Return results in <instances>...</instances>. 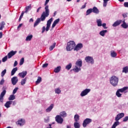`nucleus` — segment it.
<instances>
[{
  "label": "nucleus",
  "mask_w": 128,
  "mask_h": 128,
  "mask_svg": "<svg viewBox=\"0 0 128 128\" xmlns=\"http://www.w3.org/2000/svg\"><path fill=\"white\" fill-rule=\"evenodd\" d=\"M82 66V59H78L76 61L75 66H74L72 68L73 72H79L82 70V68H80Z\"/></svg>",
  "instance_id": "obj_1"
},
{
  "label": "nucleus",
  "mask_w": 128,
  "mask_h": 128,
  "mask_svg": "<svg viewBox=\"0 0 128 128\" xmlns=\"http://www.w3.org/2000/svg\"><path fill=\"white\" fill-rule=\"evenodd\" d=\"M124 116V113H120L116 115L115 118L116 122H114L111 128H116L120 124V120Z\"/></svg>",
  "instance_id": "obj_2"
},
{
  "label": "nucleus",
  "mask_w": 128,
  "mask_h": 128,
  "mask_svg": "<svg viewBox=\"0 0 128 128\" xmlns=\"http://www.w3.org/2000/svg\"><path fill=\"white\" fill-rule=\"evenodd\" d=\"M45 11L43 12L41 15L40 21L44 22L46 20V18H48L50 16V9H48V6H46L44 8Z\"/></svg>",
  "instance_id": "obj_3"
},
{
  "label": "nucleus",
  "mask_w": 128,
  "mask_h": 128,
  "mask_svg": "<svg viewBox=\"0 0 128 128\" xmlns=\"http://www.w3.org/2000/svg\"><path fill=\"white\" fill-rule=\"evenodd\" d=\"M74 46H76V42L74 41H70L67 43L66 50L67 52H70L74 48Z\"/></svg>",
  "instance_id": "obj_4"
},
{
  "label": "nucleus",
  "mask_w": 128,
  "mask_h": 128,
  "mask_svg": "<svg viewBox=\"0 0 128 128\" xmlns=\"http://www.w3.org/2000/svg\"><path fill=\"white\" fill-rule=\"evenodd\" d=\"M110 82L113 86H116L118 84V78L116 76H112L110 79Z\"/></svg>",
  "instance_id": "obj_5"
},
{
  "label": "nucleus",
  "mask_w": 128,
  "mask_h": 128,
  "mask_svg": "<svg viewBox=\"0 0 128 128\" xmlns=\"http://www.w3.org/2000/svg\"><path fill=\"white\" fill-rule=\"evenodd\" d=\"M53 18H50L49 20L47 21L46 27V28L45 26H43L42 28V34L44 32V31L48 32L50 30V24H52V22Z\"/></svg>",
  "instance_id": "obj_6"
},
{
  "label": "nucleus",
  "mask_w": 128,
  "mask_h": 128,
  "mask_svg": "<svg viewBox=\"0 0 128 128\" xmlns=\"http://www.w3.org/2000/svg\"><path fill=\"white\" fill-rule=\"evenodd\" d=\"M92 122V120L90 118H86L82 122V126L84 128H86L88 126V124H90V122Z\"/></svg>",
  "instance_id": "obj_7"
},
{
  "label": "nucleus",
  "mask_w": 128,
  "mask_h": 128,
  "mask_svg": "<svg viewBox=\"0 0 128 128\" xmlns=\"http://www.w3.org/2000/svg\"><path fill=\"white\" fill-rule=\"evenodd\" d=\"M85 60L88 64H94V58L90 56H87L85 58Z\"/></svg>",
  "instance_id": "obj_8"
},
{
  "label": "nucleus",
  "mask_w": 128,
  "mask_h": 128,
  "mask_svg": "<svg viewBox=\"0 0 128 128\" xmlns=\"http://www.w3.org/2000/svg\"><path fill=\"white\" fill-rule=\"evenodd\" d=\"M90 92V88H86L84 90H83L82 92H81L80 94V96H82V98H84V96H88V94Z\"/></svg>",
  "instance_id": "obj_9"
},
{
  "label": "nucleus",
  "mask_w": 128,
  "mask_h": 128,
  "mask_svg": "<svg viewBox=\"0 0 128 128\" xmlns=\"http://www.w3.org/2000/svg\"><path fill=\"white\" fill-rule=\"evenodd\" d=\"M55 120L56 122H58V124H62L64 122V118H62V116H60V115H57L55 117Z\"/></svg>",
  "instance_id": "obj_10"
},
{
  "label": "nucleus",
  "mask_w": 128,
  "mask_h": 128,
  "mask_svg": "<svg viewBox=\"0 0 128 128\" xmlns=\"http://www.w3.org/2000/svg\"><path fill=\"white\" fill-rule=\"evenodd\" d=\"M16 124L18 126H24V124H26V120L23 118L20 119L16 122Z\"/></svg>",
  "instance_id": "obj_11"
},
{
  "label": "nucleus",
  "mask_w": 128,
  "mask_h": 128,
  "mask_svg": "<svg viewBox=\"0 0 128 128\" xmlns=\"http://www.w3.org/2000/svg\"><path fill=\"white\" fill-rule=\"evenodd\" d=\"M84 47V45L82 43L78 44L74 48V50H76V52H78V50H80Z\"/></svg>",
  "instance_id": "obj_12"
},
{
  "label": "nucleus",
  "mask_w": 128,
  "mask_h": 128,
  "mask_svg": "<svg viewBox=\"0 0 128 128\" xmlns=\"http://www.w3.org/2000/svg\"><path fill=\"white\" fill-rule=\"evenodd\" d=\"M18 78L17 76H14L11 78V82L12 86H16L18 84Z\"/></svg>",
  "instance_id": "obj_13"
},
{
  "label": "nucleus",
  "mask_w": 128,
  "mask_h": 128,
  "mask_svg": "<svg viewBox=\"0 0 128 128\" xmlns=\"http://www.w3.org/2000/svg\"><path fill=\"white\" fill-rule=\"evenodd\" d=\"M16 52H18L16 50H15V51L12 50V51H10L8 54V58H12V56H14L15 54H16Z\"/></svg>",
  "instance_id": "obj_14"
},
{
  "label": "nucleus",
  "mask_w": 128,
  "mask_h": 128,
  "mask_svg": "<svg viewBox=\"0 0 128 128\" xmlns=\"http://www.w3.org/2000/svg\"><path fill=\"white\" fill-rule=\"evenodd\" d=\"M6 90H4L0 94V102H4V96H6Z\"/></svg>",
  "instance_id": "obj_15"
},
{
  "label": "nucleus",
  "mask_w": 128,
  "mask_h": 128,
  "mask_svg": "<svg viewBox=\"0 0 128 128\" xmlns=\"http://www.w3.org/2000/svg\"><path fill=\"white\" fill-rule=\"evenodd\" d=\"M26 74H28V72L24 71L22 72L19 73L18 75L20 78H24L26 77Z\"/></svg>",
  "instance_id": "obj_16"
},
{
  "label": "nucleus",
  "mask_w": 128,
  "mask_h": 128,
  "mask_svg": "<svg viewBox=\"0 0 128 128\" xmlns=\"http://www.w3.org/2000/svg\"><path fill=\"white\" fill-rule=\"evenodd\" d=\"M4 106L6 108H10L12 106V100L7 101Z\"/></svg>",
  "instance_id": "obj_17"
},
{
  "label": "nucleus",
  "mask_w": 128,
  "mask_h": 128,
  "mask_svg": "<svg viewBox=\"0 0 128 128\" xmlns=\"http://www.w3.org/2000/svg\"><path fill=\"white\" fill-rule=\"evenodd\" d=\"M54 104H51L48 108L46 110V112H50L51 110L54 108Z\"/></svg>",
  "instance_id": "obj_18"
},
{
  "label": "nucleus",
  "mask_w": 128,
  "mask_h": 128,
  "mask_svg": "<svg viewBox=\"0 0 128 128\" xmlns=\"http://www.w3.org/2000/svg\"><path fill=\"white\" fill-rule=\"evenodd\" d=\"M60 116H62V118H66L68 116V114H66V111H62L60 113Z\"/></svg>",
  "instance_id": "obj_19"
},
{
  "label": "nucleus",
  "mask_w": 128,
  "mask_h": 128,
  "mask_svg": "<svg viewBox=\"0 0 128 128\" xmlns=\"http://www.w3.org/2000/svg\"><path fill=\"white\" fill-rule=\"evenodd\" d=\"M122 20H118L116 21L114 24H112V26L116 27L118 26H120V24H122Z\"/></svg>",
  "instance_id": "obj_20"
},
{
  "label": "nucleus",
  "mask_w": 128,
  "mask_h": 128,
  "mask_svg": "<svg viewBox=\"0 0 128 128\" xmlns=\"http://www.w3.org/2000/svg\"><path fill=\"white\" fill-rule=\"evenodd\" d=\"M58 22H60V18H58L54 22L52 26V30L58 24Z\"/></svg>",
  "instance_id": "obj_21"
},
{
  "label": "nucleus",
  "mask_w": 128,
  "mask_h": 128,
  "mask_svg": "<svg viewBox=\"0 0 128 128\" xmlns=\"http://www.w3.org/2000/svg\"><path fill=\"white\" fill-rule=\"evenodd\" d=\"M128 87H124L122 88L118 89V90H119L120 92H128V91H126L128 90Z\"/></svg>",
  "instance_id": "obj_22"
},
{
  "label": "nucleus",
  "mask_w": 128,
  "mask_h": 128,
  "mask_svg": "<svg viewBox=\"0 0 128 128\" xmlns=\"http://www.w3.org/2000/svg\"><path fill=\"white\" fill-rule=\"evenodd\" d=\"M108 32V30H102L99 32V34L101 36H106V34Z\"/></svg>",
  "instance_id": "obj_23"
},
{
  "label": "nucleus",
  "mask_w": 128,
  "mask_h": 128,
  "mask_svg": "<svg viewBox=\"0 0 128 128\" xmlns=\"http://www.w3.org/2000/svg\"><path fill=\"white\" fill-rule=\"evenodd\" d=\"M96 22L98 26H102V21L101 19H97Z\"/></svg>",
  "instance_id": "obj_24"
},
{
  "label": "nucleus",
  "mask_w": 128,
  "mask_h": 128,
  "mask_svg": "<svg viewBox=\"0 0 128 128\" xmlns=\"http://www.w3.org/2000/svg\"><path fill=\"white\" fill-rule=\"evenodd\" d=\"M116 56H118L116 52L114 50L110 51V56L112 58H116Z\"/></svg>",
  "instance_id": "obj_25"
},
{
  "label": "nucleus",
  "mask_w": 128,
  "mask_h": 128,
  "mask_svg": "<svg viewBox=\"0 0 128 128\" xmlns=\"http://www.w3.org/2000/svg\"><path fill=\"white\" fill-rule=\"evenodd\" d=\"M54 92L55 94H62V90L60 88H56Z\"/></svg>",
  "instance_id": "obj_26"
},
{
  "label": "nucleus",
  "mask_w": 128,
  "mask_h": 128,
  "mask_svg": "<svg viewBox=\"0 0 128 128\" xmlns=\"http://www.w3.org/2000/svg\"><path fill=\"white\" fill-rule=\"evenodd\" d=\"M92 12H94V14H98L100 12V10L98 9L96 6H94L92 9Z\"/></svg>",
  "instance_id": "obj_27"
},
{
  "label": "nucleus",
  "mask_w": 128,
  "mask_h": 128,
  "mask_svg": "<svg viewBox=\"0 0 128 128\" xmlns=\"http://www.w3.org/2000/svg\"><path fill=\"white\" fill-rule=\"evenodd\" d=\"M40 18H38L34 23V28H36V26L38 24H40Z\"/></svg>",
  "instance_id": "obj_28"
},
{
  "label": "nucleus",
  "mask_w": 128,
  "mask_h": 128,
  "mask_svg": "<svg viewBox=\"0 0 128 128\" xmlns=\"http://www.w3.org/2000/svg\"><path fill=\"white\" fill-rule=\"evenodd\" d=\"M61 69L62 67L60 66H58L54 68V72H55L56 74H58V72H60Z\"/></svg>",
  "instance_id": "obj_29"
},
{
  "label": "nucleus",
  "mask_w": 128,
  "mask_h": 128,
  "mask_svg": "<svg viewBox=\"0 0 128 128\" xmlns=\"http://www.w3.org/2000/svg\"><path fill=\"white\" fill-rule=\"evenodd\" d=\"M18 72V68L16 67L14 68L11 72V76H14V74Z\"/></svg>",
  "instance_id": "obj_30"
},
{
  "label": "nucleus",
  "mask_w": 128,
  "mask_h": 128,
  "mask_svg": "<svg viewBox=\"0 0 128 128\" xmlns=\"http://www.w3.org/2000/svg\"><path fill=\"white\" fill-rule=\"evenodd\" d=\"M122 22L123 24L121 25L122 28H128V24H126V22H124V20L122 21Z\"/></svg>",
  "instance_id": "obj_31"
},
{
  "label": "nucleus",
  "mask_w": 128,
  "mask_h": 128,
  "mask_svg": "<svg viewBox=\"0 0 128 128\" xmlns=\"http://www.w3.org/2000/svg\"><path fill=\"white\" fill-rule=\"evenodd\" d=\"M5 26L6 22H2L0 24V30H2Z\"/></svg>",
  "instance_id": "obj_32"
},
{
  "label": "nucleus",
  "mask_w": 128,
  "mask_h": 128,
  "mask_svg": "<svg viewBox=\"0 0 128 128\" xmlns=\"http://www.w3.org/2000/svg\"><path fill=\"white\" fill-rule=\"evenodd\" d=\"M74 120L76 121V122H78L80 120V115L76 114L74 116Z\"/></svg>",
  "instance_id": "obj_33"
},
{
  "label": "nucleus",
  "mask_w": 128,
  "mask_h": 128,
  "mask_svg": "<svg viewBox=\"0 0 128 128\" xmlns=\"http://www.w3.org/2000/svg\"><path fill=\"white\" fill-rule=\"evenodd\" d=\"M72 63H69L66 66V70H70L72 68Z\"/></svg>",
  "instance_id": "obj_34"
},
{
  "label": "nucleus",
  "mask_w": 128,
  "mask_h": 128,
  "mask_svg": "<svg viewBox=\"0 0 128 128\" xmlns=\"http://www.w3.org/2000/svg\"><path fill=\"white\" fill-rule=\"evenodd\" d=\"M32 10V6L30 5L26 6L25 10L26 14H28V12H29V10Z\"/></svg>",
  "instance_id": "obj_35"
},
{
  "label": "nucleus",
  "mask_w": 128,
  "mask_h": 128,
  "mask_svg": "<svg viewBox=\"0 0 128 128\" xmlns=\"http://www.w3.org/2000/svg\"><path fill=\"white\" fill-rule=\"evenodd\" d=\"M26 78H25L22 80L20 84L22 86H24L26 84Z\"/></svg>",
  "instance_id": "obj_36"
},
{
  "label": "nucleus",
  "mask_w": 128,
  "mask_h": 128,
  "mask_svg": "<svg viewBox=\"0 0 128 128\" xmlns=\"http://www.w3.org/2000/svg\"><path fill=\"white\" fill-rule=\"evenodd\" d=\"M56 42H54L50 46L49 50L50 52H52V50H54V48H56Z\"/></svg>",
  "instance_id": "obj_37"
},
{
  "label": "nucleus",
  "mask_w": 128,
  "mask_h": 128,
  "mask_svg": "<svg viewBox=\"0 0 128 128\" xmlns=\"http://www.w3.org/2000/svg\"><path fill=\"white\" fill-rule=\"evenodd\" d=\"M32 35L30 34V36H26V42H30L32 40Z\"/></svg>",
  "instance_id": "obj_38"
},
{
  "label": "nucleus",
  "mask_w": 128,
  "mask_h": 128,
  "mask_svg": "<svg viewBox=\"0 0 128 128\" xmlns=\"http://www.w3.org/2000/svg\"><path fill=\"white\" fill-rule=\"evenodd\" d=\"M122 72H124V74H128V66H125L123 68Z\"/></svg>",
  "instance_id": "obj_39"
},
{
  "label": "nucleus",
  "mask_w": 128,
  "mask_h": 128,
  "mask_svg": "<svg viewBox=\"0 0 128 128\" xmlns=\"http://www.w3.org/2000/svg\"><path fill=\"white\" fill-rule=\"evenodd\" d=\"M16 98V96L14 94L10 95L8 98V100H14Z\"/></svg>",
  "instance_id": "obj_40"
},
{
  "label": "nucleus",
  "mask_w": 128,
  "mask_h": 128,
  "mask_svg": "<svg viewBox=\"0 0 128 128\" xmlns=\"http://www.w3.org/2000/svg\"><path fill=\"white\" fill-rule=\"evenodd\" d=\"M74 128H80V123H78V122H74Z\"/></svg>",
  "instance_id": "obj_41"
},
{
  "label": "nucleus",
  "mask_w": 128,
  "mask_h": 128,
  "mask_svg": "<svg viewBox=\"0 0 128 128\" xmlns=\"http://www.w3.org/2000/svg\"><path fill=\"white\" fill-rule=\"evenodd\" d=\"M108 1H110V0H103L104 8H106V6H108Z\"/></svg>",
  "instance_id": "obj_42"
},
{
  "label": "nucleus",
  "mask_w": 128,
  "mask_h": 128,
  "mask_svg": "<svg viewBox=\"0 0 128 128\" xmlns=\"http://www.w3.org/2000/svg\"><path fill=\"white\" fill-rule=\"evenodd\" d=\"M92 9L90 8L86 12V16H88V14H92Z\"/></svg>",
  "instance_id": "obj_43"
},
{
  "label": "nucleus",
  "mask_w": 128,
  "mask_h": 128,
  "mask_svg": "<svg viewBox=\"0 0 128 128\" xmlns=\"http://www.w3.org/2000/svg\"><path fill=\"white\" fill-rule=\"evenodd\" d=\"M24 58H22L20 60V66H22L24 64Z\"/></svg>",
  "instance_id": "obj_44"
},
{
  "label": "nucleus",
  "mask_w": 128,
  "mask_h": 128,
  "mask_svg": "<svg viewBox=\"0 0 128 128\" xmlns=\"http://www.w3.org/2000/svg\"><path fill=\"white\" fill-rule=\"evenodd\" d=\"M6 74V69H4L3 71L1 72V76H4V74Z\"/></svg>",
  "instance_id": "obj_45"
},
{
  "label": "nucleus",
  "mask_w": 128,
  "mask_h": 128,
  "mask_svg": "<svg viewBox=\"0 0 128 128\" xmlns=\"http://www.w3.org/2000/svg\"><path fill=\"white\" fill-rule=\"evenodd\" d=\"M40 82H42V78L38 77L37 80L36 82V84H38L40 83Z\"/></svg>",
  "instance_id": "obj_46"
},
{
  "label": "nucleus",
  "mask_w": 128,
  "mask_h": 128,
  "mask_svg": "<svg viewBox=\"0 0 128 128\" xmlns=\"http://www.w3.org/2000/svg\"><path fill=\"white\" fill-rule=\"evenodd\" d=\"M24 12H22V14L20 16L19 20H18V22H20V20H22V16H24Z\"/></svg>",
  "instance_id": "obj_47"
},
{
  "label": "nucleus",
  "mask_w": 128,
  "mask_h": 128,
  "mask_svg": "<svg viewBox=\"0 0 128 128\" xmlns=\"http://www.w3.org/2000/svg\"><path fill=\"white\" fill-rule=\"evenodd\" d=\"M118 90L116 92V96H117L118 98H120V96H122V94Z\"/></svg>",
  "instance_id": "obj_48"
},
{
  "label": "nucleus",
  "mask_w": 128,
  "mask_h": 128,
  "mask_svg": "<svg viewBox=\"0 0 128 128\" xmlns=\"http://www.w3.org/2000/svg\"><path fill=\"white\" fill-rule=\"evenodd\" d=\"M8 56H6L2 58V62H6V60H8Z\"/></svg>",
  "instance_id": "obj_49"
},
{
  "label": "nucleus",
  "mask_w": 128,
  "mask_h": 128,
  "mask_svg": "<svg viewBox=\"0 0 128 128\" xmlns=\"http://www.w3.org/2000/svg\"><path fill=\"white\" fill-rule=\"evenodd\" d=\"M18 88H16L12 92V94H16V92H18Z\"/></svg>",
  "instance_id": "obj_50"
},
{
  "label": "nucleus",
  "mask_w": 128,
  "mask_h": 128,
  "mask_svg": "<svg viewBox=\"0 0 128 128\" xmlns=\"http://www.w3.org/2000/svg\"><path fill=\"white\" fill-rule=\"evenodd\" d=\"M102 26L104 29L108 28V27H106V24L104 23L102 24Z\"/></svg>",
  "instance_id": "obj_51"
},
{
  "label": "nucleus",
  "mask_w": 128,
  "mask_h": 128,
  "mask_svg": "<svg viewBox=\"0 0 128 128\" xmlns=\"http://www.w3.org/2000/svg\"><path fill=\"white\" fill-rule=\"evenodd\" d=\"M48 63H45V64H43V65H42V68H48Z\"/></svg>",
  "instance_id": "obj_52"
},
{
  "label": "nucleus",
  "mask_w": 128,
  "mask_h": 128,
  "mask_svg": "<svg viewBox=\"0 0 128 128\" xmlns=\"http://www.w3.org/2000/svg\"><path fill=\"white\" fill-rule=\"evenodd\" d=\"M128 116H126V117L124 118V119H123V122H128Z\"/></svg>",
  "instance_id": "obj_53"
},
{
  "label": "nucleus",
  "mask_w": 128,
  "mask_h": 128,
  "mask_svg": "<svg viewBox=\"0 0 128 128\" xmlns=\"http://www.w3.org/2000/svg\"><path fill=\"white\" fill-rule=\"evenodd\" d=\"M4 84V80L2 79L0 82V84L1 86H2V84Z\"/></svg>",
  "instance_id": "obj_54"
},
{
  "label": "nucleus",
  "mask_w": 128,
  "mask_h": 128,
  "mask_svg": "<svg viewBox=\"0 0 128 128\" xmlns=\"http://www.w3.org/2000/svg\"><path fill=\"white\" fill-rule=\"evenodd\" d=\"M11 102L12 106H16V100H14V101L11 100Z\"/></svg>",
  "instance_id": "obj_55"
},
{
  "label": "nucleus",
  "mask_w": 128,
  "mask_h": 128,
  "mask_svg": "<svg viewBox=\"0 0 128 128\" xmlns=\"http://www.w3.org/2000/svg\"><path fill=\"white\" fill-rule=\"evenodd\" d=\"M124 6L125 8H128V2H125L124 3Z\"/></svg>",
  "instance_id": "obj_56"
},
{
  "label": "nucleus",
  "mask_w": 128,
  "mask_h": 128,
  "mask_svg": "<svg viewBox=\"0 0 128 128\" xmlns=\"http://www.w3.org/2000/svg\"><path fill=\"white\" fill-rule=\"evenodd\" d=\"M44 122H50V119L48 118H44Z\"/></svg>",
  "instance_id": "obj_57"
},
{
  "label": "nucleus",
  "mask_w": 128,
  "mask_h": 128,
  "mask_svg": "<svg viewBox=\"0 0 128 128\" xmlns=\"http://www.w3.org/2000/svg\"><path fill=\"white\" fill-rule=\"evenodd\" d=\"M42 9V7H39L37 10H36V12H40V11Z\"/></svg>",
  "instance_id": "obj_58"
},
{
  "label": "nucleus",
  "mask_w": 128,
  "mask_h": 128,
  "mask_svg": "<svg viewBox=\"0 0 128 128\" xmlns=\"http://www.w3.org/2000/svg\"><path fill=\"white\" fill-rule=\"evenodd\" d=\"M18 66V61H15L14 64V66Z\"/></svg>",
  "instance_id": "obj_59"
},
{
  "label": "nucleus",
  "mask_w": 128,
  "mask_h": 128,
  "mask_svg": "<svg viewBox=\"0 0 128 128\" xmlns=\"http://www.w3.org/2000/svg\"><path fill=\"white\" fill-rule=\"evenodd\" d=\"M49 2H50V0H46L45 4H44V6H46V4H48Z\"/></svg>",
  "instance_id": "obj_60"
},
{
  "label": "nucleus",
  "mask_w": 128,
  "mask_h": 128,
  "mask_svg": "<svg viewBox=\"0 0 128 128\" xmlns=\"http://www.w3.org/2000/svg\"><path fill=\"white\" fill-rule=\"evenodd\" d=\"M22 24H19V26H18V30L20 28H22Z\"/></svg>",
  "instance_id": "obj_61"
},
{
  "label": "nucleus",
  "mask_w": 128,
  "mask_h": 128,
  "mask_svg": "<svg viewBox=\"0 0 128 128\" xmlns=\"http://www.w3.org/2000/svg\"><path fill=\"white\" fill-rule=\"evenodd\" d=\"M86 4H84L81 8L82 9V8H86Z\"/></svg>",
  "instance_id": "obj_62"
},
{
  "label": "nucleus",
  "mask_w": 128,
  "mask_h": 128,
  "mask_svg": "<svg viewBox=\"0 0 128 128\" xmlns=\"http://www.w3.org/2000/svg\"><path fill=\"white\" fill-rule=\"evenodd\" d=\"M2 38V32H0V38Z\"/></svg>",
  "instance_id": "obj_63"
},
{
  "label": "nucleus",
  "mask_w": 128,
  "mask_h": 128,
  "mask_svg": "<svg viewBox=\"0 0 128 128\" xmlns=\"http://www.w3.org/2000/svg\"><path fill=\"white\" fill-rule=\"evenodd\" d=\"M66 128H72V127L70 125H67Z\"/></svg>",
  "instance_id": "obj_64"
}]
</instances>
